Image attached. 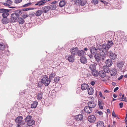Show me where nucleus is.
Segmentation results:
<instances>
[{"label":"nucleus","instance_id":"obj_2","mask_svg":"<svg viewBox=\"0 0 127 127\" xmlns=\"http://www.w3.org/2000/svg\"><path fill=\"white\" fill-rule=\"evenodd\" d=\"M101 45H99L97 49L94 47L92 46L90 48V51L91 53L93 54H95L98 53L102 56H104L103 50L102 49Z\"/></svg>","mask_w":127,"mask_h":127},{"label":"nucleus","instance_id":"obj_38","mask_svg":"<svg viewBox=\"0 0 127 127\" xmlns=\"http://www.w3.org/2000/svg\"><path fill=\"white\" fill-rule=\"evenodd\" d=\"M32 118V116H27V117L25 118V121L26 122H28L29 121H30V120H31V119Z\"/></svg>","mask_w":127,"mask_h":127},{"label":"nucleus","instance_id":"obj_34","mask_svg":"<svg viewBox=\"0 0 127 127\" xmlns=\"http://www.w3.org/2000/svg\"><path fill=\"white\" fill-rule=\"evenodd\" d=\"M65 4V1L64 0H62L59 3V6L60 7H63L64 6Z\"/></svg>","mask_w":127,"mask_h":127},{"label":"nucleus","instance_id":"obj_25","mask_svg":"<svg viewBox=\"0 0 127 127\" xmlns=\"http://www.w3.org/2000/svg\"><path fill=\"white\" fill-rule=\"evenodd\" d=\"M81 87L83 90H85L88 88L89 85L85 83L81 85Z\"/></svg>","mask_w":127,"mask_h":127},{"label":"nucleus","instance_id":"obj_63","mask_svg":"<svg viewBox=\"0 0 127 127\" xmlns=\"http://www.w3.org/2000/svg\"><path fill=\"white\" fill-rule=\"evenodd\" d=\"M125 121L126 123V124L127 125V118H126L125 119Z\"/></svg>","mask_w":127,"mask_h":127},{"label":"nucleus","instance_id":"obj_46","mask_svg":"<svg viewBox=\"0 0 127 127\" xmlns=\"http://www.w3.org/2000/svg\"><path fill=\"white\" fill-rule=\"evenodd\" d=\"M3 4L5 6H7L9 7L12 8H15V7H13V6H10V5H9L7 3H3Z\"/></svg>","mask_w":127,"mask_h":127},{"label":"nucleus","instance_id":"obj_27","mask_svg":"<svg viewBox=\"0 0 127 127\" xmlns=\"http://www.w3.org/2000/svg\"><path fill=\"white\" fill-rule=\"evenodd\" d=\"M75 56H74L71 55L69 56L68 58V60L70 62H73L74 60V58Z\"/></svg>","mask_w":127,"mask_h":127},{"label":"nucleus","instance_id":"obj_24","mask_svg":"<svg viewBox=\"0 0 127 127\" xmlns=\"http://www.w3.org/2000/svg\"><path fill=\"white\" fill-rule=\"evenodd\" d=\"M109 67L106 65L103 66V71L106 73L109 72L110 71V70Z\"/></svg>","mask_w":127,"mask_h":127},{"label":"nucleus","instance_id":"obj_53","mask_svg":"<svg viewBox=\"0 0 127 127\" xmlns=\"http://www.w3.org/2000/svg\"><path fill=\"white\" fill-rule=\"evenodd\" d=\"M100 1L102 2L103 3H104L105 4H108V2L105 1H103L102 0H100Z\"/></svg>","mask_w":127,"mask_h":127},{"label":"nucleus","instance_id":"obj_56","mask_svg":"<svg viewBox=\"0 0 127 127\" xmlns=\"http://www.w3.org/2000/svg\"><path fill=\"white\" fill-rule=\"evenodd\" d=\"M123 104L122 102L120 103L119 105L120 106V108H122L123 107Z\"/></svg>","mask_w":127,"mask_h":127},{"label":"nucleus","instance_id":"obj_8","mask_svg":"<svg viewBox=\"0 0 127 127\" xmlns=\"http://www.w3.org/2000/svg\"><path fill=\"white\" fill-rule=\"evenodd\" d=\"M88 119L90 123H93L95 121L96 117L94 115H91L88 116Z\"/></svg>","mask_w":127,"mask_h":127},{"label":"nucleus","instance_id":"obj_48","mask_svg":"<svg viewBox=\"0 0 127 127\" xmlns=\"http://www.w3.org/2000/svg\"><path fill=\"white\" fill-rule=\"evenodd\" d=\"M60 80V79L58 77H55L54 81L55 83H58L59 81Z\"/></svg>","mask_w":127,"mask_h":127},{"label":"nucleus","instance_id":"obj_22","mask_svg":"<svg viewBox=\"0 0 127 127\" xmlns=\"http://www.w3.org/2000/svg\"><path fill=\"white\" fill-rule=\"evenodd\" d=\"M10 21L9 19L6 17H3L1 21L2 23L3 24H6L8 23Z\"/></svg>","mask_w":127,"mask_h":127},{"label":"nucleus","instance_id":"obj_62","mask_svg":"<svg viewBox=\"0 0 127 127\" xmlns=\"http://www.w3.org/2000/svg\"><path fill=\"white\" fill-rule=\"evenodd\" d=\"M84 51H85L87 52L88 50V48H87L86 47L84 49Z\"/></svg>","mask_w":127,"mask_h":127},{"label":"nucleus","instance_id":"obj_23","mask_svg":"<svg viewBox=\"0 0 127 127\" xmlns=\"http://www.w3.org/2000/svg\"><path fill=\"white\" fill-rule=\"evenodd\" d=\"M99 75L102 78H104L106 76V73L103 70H101L98 72Z\"/></svg>","mask_w":127,"mask_h":127},{"label":"nucleus","instance_id":"obj_3","mask_svg":"<svg viewBox=\"0 0 127 127\" xmlns=\"http://www.w3.org/2000/svg\"><path fill=\"white\" fill-rule=\"evenodd\" d=\"M113 44V42L112 41H108L107 44H104L101 46L102 49L104 53V55L105 56L106 55L107 53V51L112 45Z\"/></svg>","mask_w":127,"mask_h":127},{"label":"nucleus","instance_id":"obj_32","mask_svg":"<svg viewBox=\"0 0 127 127\" xmlns=\"http://www.w3.org/2000/svg\"><path fill=\"white\" fill-rule=\"evenodd\" d=\"M38 102L36 101H34L31 105V108H36Z\"/></svg>","mask_w":127,"mask_h":127},{"label":"nucleus","instance_id":"obj_52","mask_svg":"<svg viewBox=\"0 0 127 127\" xmlns=\"http://www.w3.org/2000/svg\"><path fill=\"white\" fill-rule=\"evenodd\" d=\"M22 0H15V2L16 3H18L21 2Z\"/></svg>","mask_w":127,"mask_h":127},{"label":"nucleus","instance_id":"obj_61","mask_svg":"<svg viewBox=\"0 0 127 127\" xmlns=\"http://www.w3.org/2000/svg\"><path fill=\"white\" fill-rule=\"evenodd\" d=\"M91 85L93 86L95 84V83L94 81H92L91 82Z\"/></svg>","mask_w":127,"mask_h":127},{"label":"nucleus","instance_id":"obj_60","mask_svg":"<svg viewBox=\"0 0 127 127\" xmlns=\"http://www.w3.org/2000/svg\"><path fill=\"white\" fill-rule=\"evenodd\" d=\"M123 77V76L122 75L118 78V80H120L122 79Z\"/></svg>","mask_w":127,"mask_h":127},{"label":"nucleus","instance_id":"obj_42","mask_svg":"<svg viewBox=\"0 0 127 127\" xmlns=\"http://www.w3.org/2000/svg\"><path fill=\"white\" fill-rule=\"evenodd\" d=\"M34 9V8H23L21 9V11H22V13H23V11H27L31 10H33Z\"/></svg>","mask_w":127,"mask_h":127},{"label":"nucleus","instance_id":"obj_4","mask_svg":"<svg viewBox=\"0 0 127 127\" xmlns=\"http://www.w3.org/2000/svg\"><path fill=\"white\" fill-rule=\"evenodd\" d=\"M42 81L43 84L46 86H48L51 82V79L48 78L46 75H44L43 76L42 78L41 79Z\"/></svg>","mask_w":127,"mask_h":127},{"label":"nucleus","instance_id":"obj_20","mask_svg":"<svg viewBox=\"0 0 127 127\" xmlns=\"http://www.w3.org/2000/svg\"><path fill=\"white\" fill-rule=\"evenodd\" d=\"M124 64V62L123 61H119L118 62L117 64V66L120 68H122Z\"/></svg>","mask_w":127,"mask_h":127},{"label":"nucleus","instance_id":"obj_37","mask_svg":"<svg viewBox=\"0 0 127 127\" xmlns=\"http://www.w3.org/2000/svg\"><path fill=\"white\" fill-rule=\"evenodd\" d=\"M42 11L41 10H38L36 11L35 15L37 16H39L42 14Z\"/></svg>","mask_w":127,"mask_h":127},{"label":"nucleus","instance_id":"obj_19","mask_svg":"<svg viewBox=\"0 0 127 127\" xmlns=\"http://www.w3.org/2000/svg\"><path fill=\"white\" fill-rule=\"evenodd\" d=\"M106 66L108 67L111 66L113 64V62L110 59L107 60L105 62Z\"/></svg>","mask_w":127,"mask_h":127},{"label":"nucleus","instance_id":"obj_14","mask_svg":"<svg viewBox=\"0 0 127 127\" xmlns=\"http://www.w3.org/2000/svg\"><path fill=\"white\" fill-rule=\"evenodd\" d=\"M127 41V35L125 36L122 37L121 39L122 45H125Z\"/></svg>","mask_w":127,"mask_h":127},{"label":"nucleus","instance_id":"obj_29","mask_svg":"<svg viewBox=\"0 0 127 127\" xmlns=\"http://www.w3.org/2000/svg\"><path fill=\"white\" fill-rule=\"evenodd\" d=\"M90 69L92 71H93L95 70L96 65L94 63L91 64L90 65Z\"/></svg>","mask_w":127,"mask_h":127},{"label":"nucleus","instance_id":"obj_45","mask_svg":"<svg viewBox=\"0 0 127 127\" xmlns=\"http://www.w3.org/2000/svg\"><path fill=\"white\" fill-rule=\"evenodd\" d=\"M98 105L100 109H103V107L102 105L101 102L99 100L98 101Z\"/></svg>","mask_w":127,"mask_h":127},{"label":"nucleus","instance_id":"obj_21","mask_svg":"<svg viewBox=\"0 0 127 127\" xmlns=\"http://www.w3.org/2000/svg\"><path fill=\"white\" fill-rule=\"evenodd\" d=\"M49 9L50 8L49 6H45L42 7V12L44 13H46L49 11Z\"/></svg>","mask_w":127,"mask_h":127},{"label":"nucleus","instance_id":"obj_50","mask_svg":"<svg viewBox=\"0 0 127 127\" xmlns=\"http://www.w3.org/2000/svg\"><path fill=\"white\" fill-rule=\"evenodd\" d=\"M6 2H7L9 5L12 4V1L10 0H7L6 1Z\"/></svg>","mask_w":127,"mask_h":127},{"label":"nucleus","instance_id":"obj_15","mask_svg":"<svg viewBox=\"0 0 127 127\" xmlns=\"http://www.w3.org/2000/svg\"><path fill=\"white\" fill-rule=\"evenodd\" d=\"M84 110L87 113L90 114L92 113V108H90L89 106H86L84 109Z\"/></svg>","mask_w":127,"mask_h":127},{"label":"nucleus","instance_id":"obj_39","mask_svg":"<svg viewBox=\"0 0 127 127\" xmlns=\"http://www.w3.org/2000/svg\"><path fill=\"white\" fill-rule=\"evenodd\" d=\"M49 7L50 9H51L52 10H55L56 9L57 6L56 5L52 4L50 5Z\"/></svg>","mask_w":127,"mask_h":127},{"label":"nucleus","instance_id":"obj_31","mask_svg":"<svg viewBox=\"0 0 127 127\" xmlns=\"http://www.w3.org/2000/svg\"><path fill=\"white\" fill-rule=\"evenodd\" d=\"M35 123V121L33 120H31L27 122V125L29 126H31L33 125Z\"/></svg>","mask_w":127,"mask_h":127},{"label":"nucleus","instance_id":"obj_55","mask_svg":"<svg viewBox=\"0 0 127 127\" xmlns=\"http://www.w3.org/2000/svg\"><path fill=\"white\" fill-rule=\"evenodd\" d=\"M112 116L115 117H116V115L114 111H113L112 112Z\"/></svg>","mask_w":127,"mask_h":127},{"label":"nucleus","instance_id":"obj_58","mask_svg":"<svg viewBox=\"0 0 127 127\" xmlns=\"http://www.w3.org/2000/svg\"><path fill=\"white\" fill-rule=\"evenodd\" d=\"M99 94L100 97H102V95L101 92H99Z\"/></svg>","mask_w":127,"mask_h":127},{"label":"nucleus","instance_id":"obj_64","mask_svg":"<svg viewBox=\"0 0 127 127\" xmlns=\"http://www.w3.org/2000/svg\"><path fill=\"white\" fill-rule=\"evenodd\" d=\"M107 111L108 113H110V111L109 109H107Z\"/></svg>","mask_w":127,"mask_h":127},{"label":"nucleus","instance_id":"obj_30","mask_svg":"<svg viewBox=\"0 0 127 127\" xmlns=\"http://www.w3.org/2000/svg\"><path fill=\"white\" fill-rule=\"evenodd\" d=\"M97 127H103L104 126V124L103 122L99 121L97 123Z\"/></svg>","mask_w":127,"mask_h":127},{"label":"nucleus","instance_id":"obj_47","mask_svg":"<svg viewBox=\"0 0 127 127\" xmlns=\"http://www.w3.org/2000/svg\"><path fill=\"white\" fill-rule=\"evenodd\" d=\"M43 83L42 81H39L38 83V86L39 87H40L43 86Z\"/></svg>","mask_w":127,"mask_h":127},{"label":"nucleus","instance_id":"obj_16","mask_svg":"<svg viewBox=\"0 0 127 127\" xmlns=\"http://www.w3.org/2000/svg\"><path fill=\"white\" fill-rule=\"evenodd\" d=\"M9 10L5 9V10L3 12L2 14L3 17H6L9 15L8 12H9Z\"/></svg>","mask_w":127,"mask_h":127},{"label":"nucleus","instance_id":"obj_17","mask_svg":"<svg viewBox=\"0 0 127 127\" xmlns=\"http://www.w3.org/2000/svg\"><path fill=\"white\" fill-rule=\"evenodd\" d=\"M110 73L112 76H114L117 74V71L116 69L113 68L110 71Z\"/></svg>","mask_w":127,"mask_h":127},{"label":"nucleus","instance_id":"obj_5","mask_svg":"<svg viewBox=\"0 0 127 127\" xmlns=\"http://www.w3.org/2000/svg\"><path fill=\"white\" fill-rule=\"evenodd\" d=\"M107 55L111 60H114L117 58V55L115 53L112 52L111 51L107 52Z\"/></svg>","mask_w":127,"mask_h":127},{"label":"nucleus","instance_id":"obj_54","mask_svg":"<svg viewBox=\"0 0 127 127\" xmlns=\"http://www.w3.org/2000/svg\"><path fill=\"white\" fill-rule=\"evenodd\" d=\"M4 10H5V9H4L2 8L0 9V13H3Z\"/></svg>","mask_w":127,"mask_h":127},{"label":"nucleus","instance_id":"obj_43","mask_svg":"<svg viewBox=\"0 0 127 127\" xmlns=\"http://www.w3.org/2000/svg\"><path fill=\"white\" fill-rule=\"evenodd\" d=\"M5 45L3 43H0V50H4Z\"/></svg>","mask_w":127,"mask_h":127},{"label":"nucleus","instance_id":"obj_12","mask_svg":"<svg viewBox=\"0 0 127 127\" xmlns=\"http://www.w3.org/2000/svg\"><path fill=\"white\" fill-rule=\"evenodd\" d=\"M101 55L99 53H98L96 54H95L94 56L97 62H100V60L101 59Z\"/></svg>","mask_w":127,"mask_h":127},{"label":"nucleus","instance_id":"obj_7","mask_svg":"<svg viewBox=\"0 0 127 127\" xmlns=\"http://www.w3.org/2000/svg\"><path fill=\"white\" fill-rule=\"evenodd\" d=\"M69 122V123L70 125H73L75 127H78L80 126V122L76 120L75 121H73L72 120H71Z\"/></svg>","mask_w":127,"mask_h":127},{"label":"nucleus","instance_id":"obj_49","mask_svg":"<svg viewBox=\"0 0 127 127\" xmlns=\"http://www.w3.org/2000/svg\"><path fill=\"white\" fill-rule=\"evenodd\" d=\"M98 0H92L91 2L94 4H97L98 3Z\"/></svg>","mask_w":127,"mask_h":127},{"label":"nucleus","instance_id":"obj_28","mask_svg":"<svg viewBox=\"0 0 127 127\" xmlns=\"http://www.w3.org/2000/svg\"><path fill=\"white\" fill-rule=\"evenodd\" d=\"M42 92H40L37 93V98L38 100H40L42 98Z\"/></svg>","mask_w":127,"mask_h":127},{"label":"nucleus","instance_id":"obj_6","mask_svg":"<svg viewBox=\"0 0 127 127\" xmlns=\"http://www.w3.org/2000/svg\"><path fill=\"white\" fill-rule=\"evenodd\" d=\"M22 119L23 117L21 116H18L16 119L15 121L17 124L18 127H19L21 125Z\"/></svg>","mask_w":127,"mask_h":127},{"label":"nucleus","instance_id":"obj_41","mask_svg":"<svg viewBox=\"0 0 127 127\" xmlns=\"http://www.w3.org/2000/svg\"><path fill=\"white\" fill-rule=\"evenodd\" d=\"M56 75V73L55 72L52 73L49 75V78L50 79H52Z\"/></svg>","mask_w":127,"mask_h":127},{"label":"nucleus","instance_id":"obj_18","mask_svg":"<svg viewBox=\"0 0 127 127\" xmlns=\"http://www.w3.org/2000/svg\"><path fill=\"white\" fill-rule=\"evenodd\" d=\"M88 106L91 108L95 107L96 105V103L93 101H90L88 103Z\"/></svg>","mask_w":127,"mask_h":127},{"label":"nucleus","instance_id":"obj_40","mask_svg":"<svg viewBox=\"0 0 127 127\" xmlns=\"http://www.w3.org/2000/svg\"><path fill=\"white\" fill-rule=\"evenodd\" d=\"M92 74L93 76H96L98 75V72L96 70H94V71H92Z\"/></svg>","mask_w":127,"mask_h":127},{"label":"nucleus","instance_id":"obj_44","mask_svg":"<svg viewBox=\"0 0 127 127\" xmlns=\"http://www.w3.org/2000/svg\"><path fill=\"white\" fill-rule=\"evenodd\" d=\"M32 3L31 2L28 3H27L25 4L22 6V7H25L29 6L31 5Z\"/></svg>","mask_w":127,"mask_h":127},{"label":"nucleus","instance_id":"obj_35","mask_svg":"<svg viewBox=\"0 0 127 127\" xmlns=\"http://www.w3.org/2000/svg\"><path fill=\"white\" fill-rule=\"evenodd\" d=\"M17 21L20 24H23L24 22V19L22 18H18V20Z\"/></svg>","mask_w":127,"mask_h":127},{"label":"nucleus","instance_id":"obj_26","mask_svg":"<svg viewBox=\"0 0 127 127\" xmlns=\"http://www.w3.org/2000/svg\"><path fill=\"white\" fill-rule=\"evenodd\" d=\"M80 61L82 63L85 64L87 62V60L86 58L84 56L81 57L80 59Z\"/></svg>","mask_w":127,"mask_h":127},{"label":"nucleus","instance_id":"obj_13","mask_svg":"<svg viewBox=\"0 0 127 127\" xmlns=\"http://www.w3.org/2000/svg\"><path fill=\"white\" fill-rule=\"evenodd\" d=\"M76 2L82 6L85 5L87 2V1L86 0H76Z\"/></svg>","mask_w":127,"mask_h":127},{"label":"nucleus","instance_id":"obj_1","mask_svg":"<svg viewBox=\"0 0 127 127\" xmlns=\"http://www.w3.org/2000/svg\"><path fill=\"white\" fill-rule=\"evenodd\" d=\"M22 13V11L20 10H16L14 13L11 14L10 21L11 23L15 22L18 21V19L20 15Z\"/></svg>","mask_w":127,"mask_h":127},{"label":"nucleus","instance_id":"obj_9","mask_svg":"<svg viewBox=\"0 0 127 127\" xmlns=\"http://www.w3.org/2000/svg\"><path fill=\"white\" fill-rule=\"evenodd\" d=\"M83 115L82 114H80L75 116L74 119L80 122L83 120Z\"/></svg>","mask_w":127,"mask_h":127},{"label":"nucleus","instance_id":"obj_51","mask_svg":"<svg viewBox=\"0 0 127 127\" xmlns=\"http://www.w3.org/2000/svg\"><path fill=\"white\" fill-rule=\"evenodd\" d=\"M22 16L24 18H26L28 16V15L27 14V13H25L23 14Z\"/></svg>","mask_w":127,"mask_h":127},{"label":"nucleus","instance_id":"obj_36","mask_svg":"<svg viewBox=\"0 0 127 127\" xmlns=\"http://www.w3.org/2000/svg\"><path fill=\"white\" fill-rule=\"evenodd\" d=\"M118 99L121 101H124L127 102L126 98L124 97V95L123 94L122 95V96L121 97H120Z\"/></svg>","mask_w":127,"mask_h":127},{"label":"nucleus","instance_id":"obj_33","mask_svg":"<svg viewBox=\"0 0 127 127\" xmlns=\"http://www.w3.org/2000/svg\"><path fill=\"white\" fill-rule=\"evenodd\" d=\"M94 90L92 88H89L88 89V93L90 95H92L94 93Z\"/></svg>","mask_w":127,"mask_h":127},{"label":"nucleus","instance_id":"obj_10","mask_svg":"<svg viewBox=\"0 0 127 127\" xmlns=\"http://www.w3.org/2000/svg\"><path fill=\"white\" fill-rule=\"evenodd\" d=\"M78 48L76 47H73L71 49V52L72 54L77 55L78 51Z\"/></svg>","mask_w":127,"mask_h":127},{"label":"nucleus","instance_id":"obj_57","mask_svg":"<svg viewBox=\"0 0 127 127\" xmlns=\"http://www.w3.org/2000/svg\"><path fill=\"white\" fill-rule=\"evenodd\" d=\"M119 89L118 87H117L114 89V92H116L117 90Z\"/></svg>","mask_w":127,"mask_h":127},{"label":"nucleus","instance_id":"obj_11","mask_svg":"<svg viewBox=\"0 0 127 127\" xmlns=\"http://www.w3.org/2000/svg\"><path fill=\"white\" fill-rule=\"evenodd\" d=\"M86 53L83 50H78L77 55L79 56H84L86 55Z\"/></svg>","mask_w":127,"mask_h":127},{"label":"nucleus","instance_id":"obj_59","mask_svg":"<svg viewBox=\"0 0 127 127\" xmlns=\"http://www.w3.org/2000/svg\"><path fill=\"white\" fill-rule=\"evenodd\" d=\"M97 113L100 115H101L103 114V113L101 111H98Z\"/></svg>","mask_w":127,"mask_h":127}]
</instances>
